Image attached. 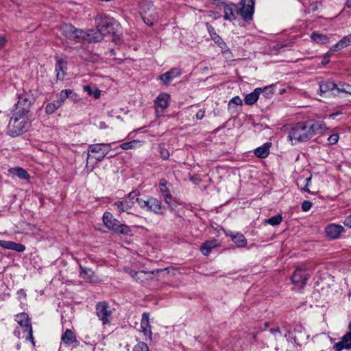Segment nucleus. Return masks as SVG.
<instances>
[{
  "label": "nucleus",
  "instance_id": "29",
  "mask_svg": "<svg viewBox=\"0 0 351 351\" xmlns=\"http://www.w3.org/2000/svg\"><path fill=\"white\" fill-rule=\"evenodd\" d=\"M80 276L81 278L90 282H94L96 281V278L93 271L89 268L80 266Z\"/></svg>",
  "mask_w": 351,
  "mask_h": 351
},
{
  "label": "nucleus",
  "instance_id": "49",
  "mask_svg": "<svg viewBox=\"0 0 351 351\" xmlns=\"http://www.w3.org/2000/svg\"><path fill=\"white\" fill-rule=\"evenodd\" d=\"M231 104H234L235 105H241L242 104V100L241 98L238 96L233 97L229 102V105Z\"/></svg>",
  "mask_w": 351,
  "mask_h": 351
},
{
  "label": "nucleus",
  "instance_id": "33",
  "mask_svg": "<svg viewBox=\"0 0 351 351\" xmlns=\"http://www.w3.org/2000/svg\"><path fill=\"white\" fill-rule=\"evenodd\" d=\"M270 143H265L263 146L256 148L254 150V154L261 158H265L269 154Z\"/></svg>",
  "mask_w": 351,
  "mask_h": 351
},
{
  "label": "nucleus",
  "instance_id": "4",
  "mask_svg": "<svg viewBox=\"0 0 351 351\" xmlns=\"http://www.w3.org/2000/svg\"><path fill=\"white\" fill-rule=\"evenodd\" d=\"M138 206L147 211L153 212L157 215H164L166 213V208L158 199L147 196L145 199L140 198Z\"/></svg>",
  "mask_w": 351,
  "mask_h": 351
},
{
  "label": "nucleus",
  "instance_id": "38",
  "mask_svg": "<svg viewBox=\"0 0 351 351\" xmlns=\"http://www.w3.org/2000/svg\"><path fill=\"white\" fill-rule=\"evenodd\" d=\"M69 95H73L72 90H63L59 94V99L56 101L60 103V105L62 106L65 102L66 99L69 98Z\"/></svg>",
  "mask_w": 351,
  "mask_h": 351
},
{
  "label": "nucleus",
  "instance_id": "60",
  "mask_svg": "<svg viewBox=\"0 0 351 351\" xmlns=\"http://www.w3.org/2000/svg\"><path fill=\"white\" fill-rule=\"evenodd\" d=\"M73 95H69V98L72 99L75 102L79 101L80 98H79L78 95L77 94H75L73 91Z\"/></svg>",
  "mask_w": 351,
  "mask_h": 351
},
{
  "label": "nucleus",
  "instance_id": "43",
  "mask_svg": "<svg viewBox=\"0 0 351 351\" xmlns=\"http://www.w3.org/2000/svg\"><path fill=\"white\" fill-rule=\"evenodd\" d=\"M339 138V136L338 133L333 132L327 138V145H335Z\"/></svg>",
  "mask_w": 351,
  "mask_h": 351
},
{
  "label": "nucleus",
  "instance_id": "58",
  "mask_svg": "<svg viewBox=\"0 0 351 351\" xmlns=\"http://www.w3.org/2000/svg\"><path fill=\"white\" fill-rule=\"evenodd\" d=\"M343 223L345 226L351 228V215L345 219Z\"/></svg>",
  "mask_w": 351,
  "mask_h": 351
},
{
  "label": "nucleus",
  "instance_id": "55",
  "mask_svg": "<svg viewBox=\"0 0 351 351\" xmlns=\"http://www.w3.org/2000/svg\"><path fill=\"white\" fill-rule=\"evenodd\" d=\"M125 271L126 273H128L132 278H135V276H136V271H134L130 268H125Z\"/></svg>",
  "mask_w": 351,
  "mask_h": 351
},
{
  "label": "nucleus",
  "instance_id": "57",
  "mask_svg": "<svg viewBox=\"0 0 351 351\" xmlns=\"http://www.w3.org/2000/svg\"><path fill=\"white\" fill-rule=\"evenodd\" d=\"M204 117V111L202 110H199L196 113V118L197 119H202Z\"/></svg>",
  "mask_w": 351,
  "mask_h": 351
},
{
  "label": "nucleus",
  "instance_id": "40",
  "mask_svg": "<svg viewBox=\"0 0 351 351\" xmlns=\"http://www.w3.org/2000/svg\"><path fill=\"white\" fill-rule=\"evenodd\" d=\"M141 145V142L138 140H134L130 142L124 143L121 145V147L123 149H129L138 147Z\"/></svg>",
  "mask_w": 351,
  "mask_h": 351
},
{
  "label": "nucleus",
  "instance_id": "48",
  "mask_svg": "<svg viewBox=\"0 0 351 351\" xmlns=\"http://www.w3.org/2000/svg\"><path fill=\"white\" fill-rule=\"evenodd\" d=\"M312 203L310 201H304L302 204V209L303 211H308L311 209Z\"/></svg>",
  "mask_w": 351,
  "mask_h": 351
},
{
  "label": "nucleus",
  "instance_id": "3",
  "mask_svg": "<svg viewBox=\"0 0 351 351\" xmlns=\"http://www.w3.org/2000/svg\"><path fill=\"white\" fill-rule=\"evenodd\" d=\"M30 125L27 115L17 114L16 112L13 111V116L8 125V134L12 137L18 136L27 132Z\"/></svg>",
  "mask_w": 351,
  "mask_h": 351
},
{
  "label": "nucleus",
  "instance_id": "63",
  "mask_svg": "<svg viewBox=\"0 0 351 351\" xmlns=\"http://www.w3.org/2000/svg\"><path fill=\"white\" fill-rule=\"evenodd\" d=\"M348 328L350 330V332H351V322H350L349 325H348Z\"/></svg>",
  "mask_w": 351,
  "mask_h": 351
},
{
  "label": "nucleus",
  "instance_id": "6",
  "mask_svg": "<svg viewBox=\"0 0 351 351\" xmlns=\"http://www.w3.org/2000/svg\"><path fill=\"white\" fill-rule=\"evenodd\" d=\"M32 101L29 99L27 94H23L19 97V100L16 104L15 109L13 110L17 114L27 115L31 108Z\"/></svg>",
  "mask_w": 351,
  "mask_h": 351
},
{
  "label": "nucleus",
  "instance_id": "16",
  "mask_svg": "<svg viewBox=\"0 0 351 351\" xmlns=\"http://www.w3.org/2000/svg\"><path fill=\"white\" fill-rule=\"evenodd\" d=\"M108 304L107 302H100L97 305V315L102 321L103 324L108 322Z\"/></svg>",
  "mask_w": 351,
  "mask_h": 351
},
{
  "label": "nucleus",
  "instance_id": "2",
  "mask_svg": "<svg viewBox=\"0 0 351 351\" xmlns=\"http://www.w3.org/2000/svg\"><path fill=\"white\" fill-rule=\"evenodd\" d=\"M97 29L99 34L93 29H77L74 38L75 42H98L101 39V35H107L110 33L109 23L107 17L99 16L96 19Z\"/></svg>",
  "mask_w": 351,
  "mask_h": 351
},
{
  "label": "nucleus",
  "instance_id": "7",
  "mask_svg": "<svg viewBox=\"0 0 351 351\" xmlns=\"http://www.w3.org/2000/svg\"><path fill=\"white\" fill-rule=\"evenodd\" d=\"M241 8L238 12L245 21H250L252 19L254 14V3L253 0H242Z\"/></svg>",
  "mask_w": 351,
  "mask_h": 351
},
{
  "label": "nucleus",
  "instance_id": "1",
  "mask_svg": "<svg viewBox=\"0 0 351 351\" xmlns=\"http://www.w3.org/2000/svg\"><path fill=\"white\" fill-rule=\"evenodd\" d=\"M329 128L323 121L309 120L291 126L287 138L292 145L306 142L316 134H323Z\"/></svg>",
  "mask_w": 351,
  "mask_h": 351
},
{
  "label": "nucleus",
  "instance_id": "12",
  "mask_svg": "<svg viewBox=\"0 0 351 351\" xmlns=\"http://www.w3.org/2000/svg\"><path fill=\"white\" fill-rule=\"evenodd\" d=\"M170 95L167 93L160 94L154 101L156 113L162 112L169 105Z\"/></svg>",
  "mask_w": 351,
  "mask_h": 351
},
{
  "label": "nucleus",
  "instance_id": "30",
  "mask_svg": "<svg viewBox=\"0 0 351 351\" xmlns=\"http://www.w3.org/2000/svg\"><path fill=\"white\" fill-rule=\"evenodd\" d=\"M263 90L261 88H256L252 93L247 95L244 99L245 103L247 105H252L256 102Z\"/></svg>",
  "mask_w": 351,
  "mask_h": 351
},
{
  "label": "nucleus",
  "instance_id": "36",
  "mask_svg": "<svg viewBox=\"0 0 351 351\" xmlns=\"http://www.w3.org/2000/svg\"><path fill=\"white\" fill-rule=\"evenodd\" d=\"M207 29L210 34V36L212 38V40L219 45H220L223 41L221 38V37L215 32L214 27H213L211 25L206 24Z\"/></svg>",
  "mask_w": 351,
  "mask_h": 351
},
{
  "label": "nucleus",
  "instance_id": "46",
  "mask_svg": "<svg viewBox=\"0 0 351 351\" xmlns=\"http://www.w3.org/2000/svg\"><path fill=\"white\" fill-rule=\"evenodd\" d=\"M337 93H345L351 95V86L349 84H343L341 87L337 88Z\"/></svg>",
  "mask_w": 351,
  "mask_h": 351
},
{
  "label": "nucleus",
  "instance_id": "39",
  "mask_svg": "<svg viewBox=\"0 0 351 351\" xmlns=\"http://www.w3.org/2000/svg\"><path fill=\"white\" fill-rule=\"evenodd\" d=\"M61 106L56 101L49 103L45 107V112L48 114H53Z\"/></svg>",
  "mask_w": 351,
  "mask_h": 351
},
{
  "label": "nucleus",
  "instance_id": "54",
  "mask_svg": "<svg viewBox=\"0 0 351 351\" xmlns=\"http://www.w3.org/2000/svg\"><path fill=\"white\" fill-rule=\"evenodd\" d=\"M215 4L219 8H224L225 5H228L223 0H215Z\"/></svg>",
  "mask_w": 351,
  "mask_h": 351
},
{
  "label": "nucleus",
  "instance_id": "20",
  "mask_svg": "<svg viewBox=\"0 0 351 351\" xmlns=\"http://www.w3.org/2000/svg\"><path fill=\"white\" fill-rule=\"evenodd\" d=\"M0 246L4 249L12 250L18 252H23L25 250L24 245L10 241L0 240Z\"/></svg>",
  "mask_w": 351,
  "mask_h": 351
},
{
  "label": "nucleus",
  "instance_id": "51",
  "mask_svg": "<svg viewBox=\"0 0 351 351\" xmlns=\"http://www.w3.org/2000/svg\"><path fill=\"white\" fill-rule=\"evenodd\" d=\"M330 52H332V51L330 50L328 53H326L325 56L323 58V60L322 61V64L323 65H326V64H327L330 62Z\"/></svg>",
  "mask_w": 351,
  "mask_h": 351
},
{
  "label": "nucleus",
  "instance_id": "15",
  "mask_svg": "<svg viewBox=\"0 0 351 351\" xmlns=\"http://www.w3.org/2000/svg\"><path fill=\"white\" fill-rule=\"evenodd\" d=\"M344 228L341 225L330 224L326 228L325 232L326 236L330 239L338 238Z\"/></svg>",
  "mask_w": 351,
  "mask_h": 351
},
{
  "label": "nucleus",
  "instance_id": "27",
  "mask_svg": "<svg viewBox=\"0 0 351 351\" xmlns=\"http://www.w3.org/2000/svg\"><path fill=\"white\" fill-rule=\"evenodd\" d=\"M351 45V34L344 36L331 48V51H337Z\"/></svg>",
  "mask_w": 351,
  "mask_h": 351
},
{
  "label": "nucleus",
  "instance_id": "10",
  "mask_svg": "<svg viewBox=\"0 0 351 351\" xmlns=\"http://www.w3.org/2000/svg\"><path fill=\"white\" fill-rule=\"evenodd\" d=\"M308 278V275L306 274V271L301 268H297L292 275L291 280L295 287L302 288L305 285Z\"/></svg>",
  "mask_w": 351,
  "mask_h": 351
},
{
  "label": "nucleus",
  "instance_id": "56",
  "mask_svg": "<svg viewBox=\"0 0 351 351\" xmlns=\"http://www.w3.org/2000/svg\"><path fill=\"white\" fill-rule=\"evenodd\" d=\"M17 295H18L19 299L25 298L26 293H25V292L24 291L23 289H20L17 292Z\"/></svg>",
  "mask_w": 351,
  "mask_h": 351
},
{
  "label": "nucleus",
  "instance_id": "31",
  "mask_svg": "<svg viewBox=\"0 0 351 351\" xmlns=\"http://www.w3.org/2000/svg\"><path fill=\"white\" fill-rule=\"evenodd\" d=\"M217 246H218V243L216 240L213 239L207 241L202 245L200 247V251L204 255L208 256L211 250Z\"/></svg>",
  "mask_w": 351,
  "mask_h": 351
},
{
  "label": "nucleus",
  "instance_id": "22",
  "mask_svg": "<svg viewBox=\"0 0 351 351\" xmlns=\"http://www.w3.org/2000/svg\"><path fill=\"white\" fill-rule=\"evenodd\" d=\"M181 71L177 68H173L170 71L162 74L160 76V79L165 84H168L173 79L180 76Z\"/></svg>",
  "mask_w": 351,
  "mask_h": 351
},
{
  "label": "nucleus",
  "instance_id": "13",
  "mask_svg": "<svg viewBox=\"0 0 351 351\" xmlns=\"http://www.w3.org/2000/svg\"><path fill=\"white\" fill-rule=\"evenodd\" d=\"M141 16L144 22L148 25H152L156 21V12L154 5H150L148 11H146L143 7L141 8Z\"/></svg>",
  "mask_w": 351,
  "mask_h": 351
},
{
  "label": "nucleus",
  "instance_id": "9",
  "mask_svg": "<svg viewBox=\"0 0 351 351\" xmlns=\"http://www.w3.org/2000/svg\"><path fill=\"white\" fill-rule=\"evenodd\" d=\"M122 28L119 23L111 18V41L116 45H120L123 42Z\"/></svg>",
  "mask_w": 351,
  "mask_h": 351
},
{
  "label": "nucleus",
  "instance_id": "64",
  "mask_svg": "<svg viewBox=\"0 0 351 351\" xmlns=\"http://www.w3.org/2000/svg\"><path fill=\"white\" fill-rule=\"evenodd\" d=\"M301 2L304 3V0H300Z\"/></svg>",
  "mask_w": 351,
  "mask_h": 351
},
{
  "label": "nucleus",
  "instance_id": "5",
  "mask_svg": "<svg viewBox=\"0 0 351 351\" xmlns=\"http://www.w3.org/2000/svg\"><path fill=\"white\" fill-rule=\"evenodd\" d=\"M110 150L108 144H95L89 147L87 154L88 162L101 160Z\"/></svg>",
  "mask_w": 351,
  "mask_h": 351
},
{
  "label": "nucleus",
  "instance_id": "14",
  "mask_svg": "<svg viewBox=\"0 0 351 351\" xmlns=\"http://www.w3.org/2000/svg\"><path fill=\"white\" fill-rule=\"evenodd\" d=\"M111 230L122 235H130L131 230L129 226L120 223L117 219L111 220Z\"/></svg>",
  "mask_w": 351,
  "mask_h": 351
},
{
  "label": "nucleus",
  "instance_id": "21",
  "mask_svg": "<svg viewBox=\"0 0 351 351\" xmlns=\"http://www.w3.org/2000/svg\"><path fill=\"white\" fill-rule=\"evenodd\" d=\"M169 186H171V184H169L166 180L161 179L159 182V189L160 191L163 195L165 202L167 204H170V202L171 200V195L170 193Z\"/></svg>",
  "mask_w": 351,
  "mask_h": 351
},
{
  "label": "nucleus",
  "instance_id": "41",
  "mask_svg": "<svg viewBox=\"0 0 351 351\" xmlns=\"http://www.w3.org/2000/svg\"><path fill=\"white\" fill-rule=\"evenodd\" d=\"M113 207H114V211H116L118 214H121L123 212L129 213L128 209L125 208L123 202L118 201V202H115L113 204Z\"/></svg>",
  "mask_w": 351,
  "mask_h": 351
},
{
  "label": "nucleus",
  "instance_id": "23",
  "mask_svg": "<svg viewBox=\"0 0 351 351\" xmlns=\"http://www.w3.org/2000/svg\"><path fill=\"white\" fill-rule=\"evenodd\" d=\"M226 234L231 238L238 247H244L247 245V239L241 233L233 234L230 231L226 232Z\"/></svg>",
  "mask_w": 351,
  "mask_h": 351
},
{
  "label": "nucleus",
  "instance_id": "18",
  "mask_svg": "<svg viewBox=\"0 0 351 351\" xmlns=\"http://www.w3.org/2000/svg\"><path fill=\"white\" fill-rule=\"evenodd\" d=\"M138 196L139 192L138 191H133L130 192L128 196L122 201L123 202L125 208H128L129 210L134 206L136 202L138 204V200L140 199Z\"/></svg>",
  "mask_w": 351,
  "mask_h": 351
},
{
  "label": "nucleus",
  "instance_id": "61",
  "mask_svg": "<svg viewBox=\"0 0 351 351\" xmlns=\"http://www.w3.org/2000/svg\"><path fill=\"white\" fill-rule=\"evenodd\" d=\"M311 8L313 12L317 11L319 9V5L317 2L311 4Z\"/></svg>",
  "mask_w": 351,
  "mask_h": 351
},
{
  "label": "nucleus",
  "instance_id": "24",
  "mask_svg": "<svg viewBox=\"0 0 351 351\" xmlns=\"http://www.w3.org/2000/svg\"><path fill=\"white\" fill-rule=\"evenodd\" d=\"M60 29L64 36L74 41L77 28L71 24H64L60 26Z\"/></svg>",
  "mask_w": 351,
  "mask_h": 351
},
{
  "label": "nucleus",
  "instance_id": "62",
  "mask_svg": "<svg viewBox=\"0 0 351 351\" xmlns=\"http://www.w3.org/2000/svg\"><path fill=\"white\" fill-rule=\"evenodd\" d=\"M346 5L348 8H351V0H347Z\"/></svg>",
  "mask_w": 351,
  "mask_h": 351
},
{
  "label": "nucleus",
  "instance_id": "52",
  "mask_svg": "<svg viewBox=\"0 0 351 351\" xmlns=\"http://www.w3.org/2000/svg\"><path fill=\"white\" fill-rule=\"evenodd\" d=\"M109 213L108 212H106L104 214V216H103V221H104V224L108 227V224L110 223V218H109Z\"/></svg>",
  "mask_w": 351,
  "mask_h": 351
},
{
  "label": "nucleus",
  "instance_id": "11",
  "mask_svg": "<svg viewBox=\"0 0 351 351\" xmlns=\"http://www.w3.org/2000/svg\"><path fill=\"white\" fill-rule=\"evenodd\" d=\"M14 335L19 339L30 340L34 344L32 326H17L14 330Z\"/></svg>",
  "mask_w": 351,
  "mask_h": 351
},
{
  "label": "nucleus",
  "instance_id": "32",
  "mask_svg": "<svg viewBox=\"0 0 351 351\" xmlns=\"http://www.w3.org/2000/svg\"><path fill=\"white\" fill-rule=\"evenodd\" d=\"M8 172L17 176L20 179L27 180L30 178V176L27 171L21 167L11 168L8 170Z\"/></svg>",
  "mask_w": 351,
  "mask_h": 351
},
{
  "label": "nucleus",
  "instance_id": "45",
  "mask_svg": "<svg viewBox=\"0 0 351 351\" xmlns=\"http://www.w3.org/2000/svg\"><path fill=\"white\" fill-rule=\"evenodd\" d=\"M147 345L143 341L138 342L133 348V351H148Z\"/></svg>",
  "mask_w": 351,
  "mask_h": 351
},
{
  "label": "nucleus",
  "instance_id": "44",
  "mask_svg": "<svg viewBox=\"0 0 351 351\" xmlns=\"http://www.w3.org/2000/svg\"><path fill=\"white\" fill-rule=\"evenodd\" d=\"M26 230L28 232L27 234H32L34 236L38 235L40 232V229L38 228L36 226L31 225V224L27 225Z\"/></svg>",
  "mask_w": 351,
  "mask_h": 351
},
{
  "label": "nucleus",
  "instance_id": "50",
  "mask_svg": "<svg viewBox=\"0 0 351 351\" xmlns=\"http://www.w3.org/2000/svg\"><path fill=\"white\" fill-rule=\"evenodd\" d=\"M311 179H312L311 176L306 178V180H305L306 184H305L304 187L302 189V190L304 191H306V192H308V193H311V191H310V190L308 189V184L311 182Z\"/></svg>",
  "mask_w": 351,
  "mask_h": 351
},
{
  "label": "nucleus",
  "instance_id": "25",
  "mask_svg": "<svg viewBox=\"0 0 351 351\" xmlns=\"http://www.w3.org/2000/svg\"><path fill=\"white\" fill-rule=\"evenodd\" d=\"M337 86L336 84H335L332 82L326 81V82H322L319 83V92L320 95L325 94V93H330L332 95H336L335 93H332L333 90L337 91Z\"/></svg>",
  "mask_w": 351,
  "mask_h": 351
},
{
  "label": "nucleus",
  "instance_id": "53",
  "mask_svg": "<svg viewBox=\"0 0 351 351\" xmlns=\"http://www.w3.org/2000/svg\"><path fill=\"white\" fill-rule=\"evenodd\" d=\"M160 154H161L162 158H163L164 159L168 158V157L169 156V152L165 149H163L162 147H160Z\"/></svg>",
  "mask_w": 351,
  "mask_h": 351
},
{
  "label": "nucleus",
  "instance_id": "35",
  "mask_svg": "<svg viewBox=\"0 0 351 351\" xmlns=\"http://www.w3.org/2000/svg\"><path fill=\"white\" fill-rule=\"evenodd\" d=\"M16 321L19 326H32L28 315L25 313H21L16 315Z\"/></svg>",
  "mask_w": 351,
  "mask_h": 351
},
{
  "label": "nucleus",
  "instance_id": "19",
  "mask_svg": "<svg viewBox=\"0 0 351 351\" xmlns=\"http://www.w3.org/2000/svg\"><path fill=\"white\" fill-rule=\"evenodd\" d=\"M61 340L66 346H70L73 343H75V346H78L80 344V342L76 339L74 332L70 329H66L65 330L62 335Z\"/></svg>",
  "mask_w": 351,
  "mask_h": 351
},
{
  "label": "nucleus",
  "instance_id": "8",
  "mask_svg": "<svg viewBox=\"0 0 351 351\" xmlns=\"http://www.w3.org/2000/svg\"><path fill=\"white\" fill-rule=\"evenodd\" d=\"M139 331L143 335L145 341L152 340V326L149 323V313H143L142 315Z\"/></svg>",
  "mask_w": 351,
  "mask_h": 351
},
{
  "label": "nucleus",
  "instance_id": "42",
  "mask_svg": "<svg viewBox=\"0 0 351 351\" xmlns=\"http://www.w3.org/2000/svg\"><path fill=\"white\" fill-rule=\"evenodd\" d=\"M282 221V217L281 215H275L268 219H267L266 222L271 226H277L279 225Z\"/></svg>",
  "mask_w": 351,
  "mask_h": 351
},
{
  "label": "nucleus",
  "instance_id": "28",
  "mask_svg": "<svg viewBox=\"0 0 351 351\" xmlns=\"http://www.w3.org/2000/svg\"><path fill=\"white\" fill-rule=\"evenodd\" d=\"M237 6L234 3H230L228 5H224L223 12L224 15L223 18L227 21H233L235 19V15L234 11L236 10Z\"/></svg>",
  "mask_w": 351,
  "mask_h": 351
},
{
  "label": "nucleus",
  "instance_id": "26",
  "mask_svg": "<svg viewBox=\"0 0 351 351\" xmlns=\"http://www.w3.org/2000/svg\"><path fill=\"white\" fill-rule=\"evenodd\" d=\"M66 63L63 60L56 59V72L57 79L62 80L66 75Z\"/></svg>",
  "mask_w": 351,
  "mask_h": 351
},
{
  "label": "nucleus",
  "instance_id": "17",
  "mask_svg": "<svg viewBox=\"0 0 351 351\" xmlns=\"http://www.w3.org/2000/svg\"><path fill=\"white\" fill-rule=\"evenodd\" d=\"M336 351H342L344 349H351V332H347L341 341L335 343L333 346Z\"/></svg>",
  "mask_w": 351,
  "mask_h": 351
},
{
  "label": "nucleus",
  "instance_id": "47",
  "mask_svg": "<svg viewBox=\"0 0 351 351\" xmlns=\"http://www.w3.org/2000/svg\"><path fill=\"white\" fill-rule=\"evenodd\" d=\"M147 274V272L145 271H136L135 278L134 279L136 281L143 282L145 279V276Z\"/></svg>",
  "mask_w": 351,
  "mask_h": 351
},
{
  "label": "nucleus",
  "instance_id": "37",
  "mask_svg": "<svg viewBox=\"0 0 351 351\" xmlns=\"http://www.w3.org/2000/svg\"><path fill=\"white\" fill-rule=\"evenodd\" d=\"M83 89L88 95H93L95 99H98L100 97V90L95 86L92 87L90 85H85Z\"/></svg>",
  "mask_w": 351,
  "mask_h": 351
},
{
  "label": "nucleus",
  "instance_id": "59",
  "mask_svg": "<svg viewBox=\"0 0 351 351\" xmlns=\"http://www.w3.org/2000/svg\"><path fill=\"white\" fill-rule=\"evenodd\" d=\"M6 43V39L4 36H0V49L4 47Z\"/></svg>",
  "mask_w": 351,
  "mask_h": 351
},
{
  "label": "nucleus",
  "instance_id": "34",
  "mask_svg": "<svg viewBox=\"0 0 351 351\" xmlns=\"http://www.w3.org/2000/svg\"><path fill=\"white\" fill-rule=\"evenodd\" d=\"M311 39L317 44H326L329 43V38L326 35L318 33V32H313L311 36Z\"/></svg>",
  "mask_w": 351,
  "mask_h": 351
}]
</instances>
